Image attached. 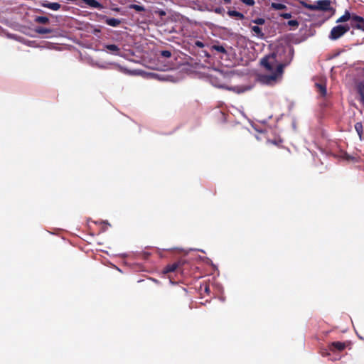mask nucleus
<instances>
[{
    "label": "nucleus",
    "instance_id": "f704fd0d",
    "mask_svg": "<svg viewBox=\"0 0 364 364\" xmlns=\"http://www.w3.org/2000/svg\"><path fill=\"white\" fill-rule=\"evenodd\" d=\"M224 3L226 4H230L231 1L230 0H223Z\"/></svg>",
    "mask_w": 364,
    "mask_h": 364
},
{
    "label": "nucleus",
    "instance_id": "b1692460",
    "mask_svg": "<svg viewBox=\"0 0 364 364\" xmlns=\"http://www.w3.org/2000/svg\"><path fill=\"white\" fill-rule=\"evenodd\" d=\"M179 295L182 296H187V291L186 290V289H184L183 287H178L177 288V291H176Z\"/></svg>",
    "mask_w": 364,
    "mask_h": 364
},
{
    "label": "nucleus",
    "instance_id": "f257e3e1",
    "mask_svg": "<svg viewBox=\"0 0 364 364\" xmlns=\"http://www.w3.org/2000/svg\"><path fill=\"white\" fill-rule=\"evenodd\" d=\"M261 65L271 74L259 75V80L263 84L274 85L279 80L284 73L285 64L278 63L276 53H273L261 60Z\"/></svg>",
    "mask_w": 364,
    "mask_h": 364
},
{
    "label": "nucleus",
    "instance_id": "aec40b11",
    "mask_svg": "<svg viewBox=\"0 0 364 364\" xmlns=\"http://www.w3.org/2000/svg\"><path fill=\"white\" fill-rule=\"evenodd\" d=\"M299 3L304 8L314 11V4H308L306 0H299Z\"/></svg>",
    "mask_w": 364,
    "mask_h": 364
},
{
    "label": "nucleus",
    "instance_id": "6e6552de",
    "mask_svg": "<svg viewBox=\"0 0 364 364\" xmlns=\"http://www.w3.org/2000/svg\"><path fill=\"white\" fill-rule=\"evenodd\" d=\"M42 6L43 7L50 9L53 11L59 10L61 6V5L58 2H49V1H46L45 3H43L42 4Z\"/></svg>",
    "mask_w": 364,
    "mask_h": 364
},
{
    "label": "nucleus",
    "instance_id": "7c9ffc66",
    "mask_svg": "<svg viewBox=\"0 0 364 364\" xmlns=\"http://www.w3.org/2000/svg\"><path fill=\"white\" fill-rule=\"evenodd\" d=\"M155 14H158L159 16H164L166 14V13L162 9L156 10Z\"/></svg>",
    "mask_w": 364,
    "mask_h": 364
},
{
    "label": "nucleus",
    "instance_id": "c9c22d12",
    "mask_svg": "<svg viewBox=\"0 0 364 364\" xmlns=\"http://www.w3.org/2000/svg\"><path fill=\"white\" fill-rule=\"evenodd\" d=\"M362 86H363V90H364V85H362Z\"/></svg>",
    "mask_w": 364,
    "mask_h": 364
},
{
    "label": "nucleus",
    "instance_id": "0eeeda50",
    "mask_svg": "<svg viewBox=\"0 0 364 364\" xmlns=\"http://www.w3.org/2000/svg\"><path fill=\"white\" fill-rule=\"evenodd\" d=\"M181 267V262H174L173 264H169L166 265L164 269H163V273L168 274L170 272H173L176 271L179 267Z\"/></svg>",
    "mask_w": 364,
    "mask_h": 364
},
{
    "label": "nucleus",
    "instance_id": "5701e85b",
    "mask_svg": "<svg viewBox=\"0 0 364 364\" xmlns=\"http://www.w3.org/2000/svg\"><path fill=\"white\" fill-rule=\"evenodd\" d=\"M358 92L360 95V101L364 104V90L363 86H360L358 87Z\"/></svg>",
    "mask_w": 364,
    "mask_h": 364
},
{
    "label": "nucleus",
    "instance_id": "6ab92c4d",
    "mask_svg": "<svg viewBox=\"0 0 364 364\" xmlns=\"http://www.w3.org/2000/svg\"><path fill=\"white\" fill-rule=\"evenodd\" d=\"M130 9H134L135 11L138 12L144 11H145V8L143 6L138 5V4H130L128 6Z\"/></svg>",
    "mask_w": 364,
    "mask_h": 364
},
{
    "label": "nucleus",
    "instance_id": "f3484780",
    "mask_svg": "<svg viewBox=\"0 0 364 364\" xmlns=\"http://www.w3.org/2000/svg\"><path fill=\"white\" fill-rule=\"evenodd\" d=\"M35 22L38 23L46 24L49 23V18L46 16H37L35 18Z\"/></svg>",
    "mask_w": 364,
    "mask_h": 364
},
{
    "label": "nucleus",
    "instance_id": "20e7f679",
    "mask_svg": "<svg viewBox=\"0 0 364 364\" xmlns=\"http://www.w3.org/2000/svg\"><path fill=\"white\" fill-rule=\"evenodd\" d=\"M351 26L364 31V18L360 16L355 15L353 16V23H351Z\"/></svg>",
    "mask_w": 364,
    "mask_h": 364
},
{
    "label": "nucleus",
    "instance_id": "473e14b6",
    "mask_svg": "<svg viewBox=\"0 0 364 364\" xmlns=\"http://www.w3.org/2000/svg\"><path fill=\"white\" fill-rule=\"evenodd\" d=\"M204 290H205V292L207 294H209L210 291V287L208 285H205Z\"/></svg>",
    "mask_w": 364,
    "mask_h": 364
},
{
    "label": "nucleus",
    "instance_id": "39448f33",
    "mask_svg": "<svg viewBox=\"0 0 364 364\" xmlns=\"http://www.w3.org/2000/svg\"><path fill=\"white\" fill-rule=\"evenodd\" d=\"M346 348V345L344 343L340 341L332 342L328 345L329 350L332 352L338 351L341 352L343 350Z\"/></svg>",
    "mask_w": 364,
    "mask_h": 364
},
{
    "label": "nucleus",
    "instance_id": "c85d7f7f",
    "mask_svg": "<svg viewBox=\"0 0 364 364\" xmlns=\"http://www.w3.org/2000/svg\"><path fill=\"white\" fill-rule=\"evenodd\" d=\"M243 4L247 6H254L255 1L254 0H240Z\"/></svg>",
    "mask_w": 364,
    "mask_h": 364
},
{
    "label": "nucleus",
    "instance_id": "bb28decb",
    "mask_svg": "<svg viewBox=\"0 0 364 364\" xmlns=\"http://www.w3.org/2000/svg\"><path fill=\"white\" fill-rule=\"evenodd\" d=\"M160 55H161V56H162L164 58H168L171 56V53L169 50H161Z\"/></svg>",
    "mask_w": 364,
    "mask_h": 364
},
{
    "label": "nucleus",
    "instance_id": "9d476101",
    "mask_svg": "<svg viewBox=\"0 0 364 364\" xmlns=\"http://www.w3.org/2000/svg\"><path fill=\"white\" fill-rule=\"evenodd\" d=\"M228 15L231 18H235L240 20H242L245 18V16L243 14L234 10H229L228 11Z\"/></svg>",
    "mask_w": 364,
    "mask_h": 364
},
{
    "label": "nucleus",
    "instance_id": "c756f323",
    "mask_svg": "<svg viewBox=\"0 0 364 364\" xmlns=\"http://www.w3.org/2000/svg\"><path fill=\"white\" fill-rule=\"evenodd\" d=\"M280 16L285 19H289L291 18V13H283V14H280Z\"/></svg>",
    "mask_w": 364,
    "mask_h": 364
},
{
    "label": "nucleus",
    "instance_id": "2f4dec72",
    "mask_svg": "<svg viewBox=\"0 0 364 364\" xmlns=\"http://www.w3.org/2000/svg\"><path fill=\"white\" fill-rule=\"evenodd\" d=\"M194 45L198 48H203L205 46L204 43L200 41H196Z\"/></svg>",
    "mask_w": 364,
    "mask_h": 364
},
{
    "label": "nucleus",
    "instance_id": "412c9836",
    "mask_svg": "<svg viewBox=\"0 0 364 364\" xmlns=\"http://www.w3.org/2000/svg\"><path fill=\"white\" fill-rule=\"evenodd\" d=\"M267 142L276 146H279L282 143V139L280 137H274L273 139H267Z\"/></svg>",
    "mask_w": 364,
    "mask_h": 364
},
{
    "label": "nucleus",
    "instance_id": "ddd939ff",
    "mask_svg": "<svg viewBox=\"0 0 364 364\" xmlns=\"http://www.w3.org/2000/svg\"><path fill=\"white\" fill-rule=\"evenodd\" d=\"M105 48L115 55H119V48L114 44H108L105 46Z\"/></svg>",
    "mask_w": 364,
    "mask_h": 364
},
{
    "label": "nucleus",
    "instance_id": "a878e982",
    "mask_svg": "<svg viewBox=\"0 0 364 364\" xmlns=\"http://www.w3.org/2000/svg\"><path fill=\"white\" fill-rule=\"evenodd\" d=\"M213 11L215 14H220V15H223V14L225 12V9L223 7L218 6V7L215 8L213 9Z\"/></svg>",
    "mask_w": 364,
    "mask_h": 364
},
{
    "label": "nucleus",
    "instance_id": "7ed1b4c3",
    "mask_svg": "<svg viewBox=\"0 0 364 364\" xmlns=\"http://www.w3.org/2000/svg\"><path fill=\"white\" fill-rule=\"evenodd\" d=\"M314 11H332L335 12V9L331 6L330 0H318L314 4Z\"/></svg>",
    "mask_w": 364,
    "mask_h": 364
},
{
    "label": "nucleus",
    "instance_id": "f8f14e48",
    "mask_svg": "<svg viewBox=\"0 0 364 364\" xmlns=\"http://www.w3.org/2000/svg\"><path fill=\"white\" fill-rule=\"evenodd\" d=\"M251 30L259 38H262V39L264 38V34L262 31V28L260 27H259L258 26H252Z\"/></svg>",
    "mask_w": 364,
    "mask_h": 364
},
{
    "label": "nucleus",
    "instance_id": "4be33fe9",
    "mask_svg": "<svg viewBox=\"0 0 364 364\" xmlns=\"http://www.w3.org/2000/svg\"><path fill=\"white\" fill-rule=\"evenodd\" d=\"M355 129L356 130L358 134L359 135L360 138L361 139L362 133H363V124L361 122H357L355 124Z\"/></svg>",
    "mask_w": 364,
    "mask_h": 364
},
{
    "label": "nucleus",
    "instance_id": "2eb2a0df",
    "mask_svg": "<svg viewBox=\"0 0 364 364\" xmlns=\"http://www.w3.org/2000/svg\"><path fill=\"white\" fill-rule=\"evenodd\" d=\"M271 8L274 10H284L287 9L285 4L275 2L271 4Z\"/></svg>",
    "mask_w": 364,
    "mask_h": 364
},
{
    "label": "nucleus",
    "instance_id": "9b49d317",
    "mask_svg": "<svg viewBox=\"0 0 364 364\" xmlns=\"http://www.w3.org/2000/svg\"><path fill=\"white\" fill-rule=\"evenodd\" d=\"M105 23L110 26L117 27L120 25L121 21L114 18H107Z\"/></svg>",
    "mask_w": 364,
    "mask_h": 364
},
{
    "label": "nucleus",
    "instance_id": "1a4fd4ad",
    "mask_svg": "<svg viewBox=\"0 0 364 364\" xmlns=\"http://www.w3.org/2000/svg\"><path fill=\"white\" fill-rule=\"evenodd\" d=\"M84 3H85L87 6L91 8L101 9H102V5L96 0H82Z\"/></svg>",
    "mask_w": 364,
    "mask_h": 364
},
{
    "label": "nucleus",
    "instance_id": "393cba45",
    "mask_svg": "<svg viewBox=\"0 0 364 364\" xmlns=\"http://www.w3.org/2000/svg\"><path fill=\"white\" fill-rule=\"evenodd\" d=\"M287 25L291 26V27H294V28H297L299 25V23L297 20H289L288 22H287Z\"/></svg>",
    "mask_w": 364,
    "mask_h": 364
},
{
    "label": "nucleus",
    "instance_id": "a211bd4d",
    "mask_svg": "<svg viewBox=\"0 0 364 364\" xmlns=\"http://www.w3.org/2000/svg\"><path fill=\"white\" fill-rule=\"evenodd\" d=\"M211 50H215V51H217L218 53H226L225 48L223 46H220V45H213V46H212Z\"/></svg>",
    "mask_w": 364,
    "mask_h": 364
},
{
    "label": "nucleus",
    "instance_id": "423d86ee",
    "mask_svg": "<svg viewBox=\"0 0 364 364\" xmlns=\"http://www.w3.org/2000/svg\"><path fill=\"white\" fill-rule=\"evenodd\" d=\"M355 15V14H350L348 10H346L344 14L336 20V23H344L349 20H351V23H353V16Z\"/></svg>",
    "mask_w": 364,
    "mask_h": 364
},
{
    "label": "nucleus",
    "instance_id": "cd10ccee",
    "mask_svg": "<svg viewBox=\"0 0 364 364\" xmlns=\"http://www.w3.org/2000/svg\"><path fill=\"white\" fill-rule=\"evenodd\" d=\"M265 22V20L262 18H257L255 20H253V23L257 24V25H262Z\"/></svg>",
    "mask_w": 364,
    "mask_h": 364
},
{
    "label": "nucleus",
    "instance_id": "f03ea898",
    "mask_svg": "<svg viewBox=\"0 0 364 364\" xmlns=\"http://www.w3.org/2000/svg\"><path fill=\"white\" fill-rule=\"evenodd\" d=\"M349 30L350 27L348 26L338 25L334 26L330 32L329 38L336 41L343 36Z\"/></svg>",
    "mask_w": 364,
    "mask_h": 364
},
{
    "label": "nucleus",
    "instance_id": "dca6fc26",
    "mask_svg": "<svg viewBox=\"0 0 364 364\" xmlns=\"http://www.w3.org/2000/svg\"><path fill=\"white\" fill-rule=\"evenodd\" d=\"M36 32L38 34H48L52 32V30L44 27H37L36 28Z\"/></svg>",
    "mask_w": 364,
    "mask_h": 364
},
{
    "label": "nucleus",
    "instance_id": "72a5a7b5",
    "mask_svg": "<svg viewBox=\"0 0 364 364\" xmlns=\"http://www.w3.org/2000/svg\"><path fill=\"white\" fill-rule=\"evenodd\" d=\"M321 354L323 356H327L329 355V353H328L327 350H325L324 351L321 352Z\"/></svg>",
    "mask_w": 364,
    "mask_h": 364
},
{
    "label": "nucleus",
    "instance_id": "4468645a",
    "mask_svg": "<svg viewBox=\"0 0 364 364\" xmlns=\"http://www.w3.org/2000/svg\"><path fill=\"white\" fill-rule=\"evenodd\" d=\"M316 86L318 88V92L322 97H325L327 94L326 87L323 84L316 83Z\"/></svg>",
    "mask_w": 364,
    "mask_h": 364
}]
</instances>
